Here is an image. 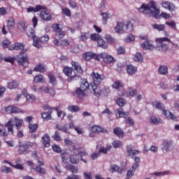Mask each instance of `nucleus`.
<instances>
[{
	"mask_svg": "<svg viewBox=\"0 0 179 179\" xmlns=\"http://www.w3.org/2000/svg\"><path fill=\"white\" fill-rule=\"evenodd\" d=\"M140 13H143L145 16H153L155 19L159 17V9H157V3L155 1H151L149 4H142L140 8H138Z\"/></svg>",
	"mask_w": 179,
	"mask_h": 179,
	"instance_id": "1",
	"label": "nucleus"
},
{
	"mask_svg": "<svg viewBox=\"0 0 179 179\" xmlns=\"http://www.w3.org/2000/svg\"><path fill=\"white\" fill-rule=\"evenodd\" d=\"M114 30L117 34H124L125 31H127V33H131V31L134 30V24L131 22H117L114 28Z\"/></svg>",
	"mask_w": 179,
	"mask_h": 179,
	"instance_id": "2",
	"label": "nucleus"
},
{
	"mask_svg": "<svg viewBox=\"0 0 179 179\" xmlns=\"http://www.w3.org/2000/svg\"><path fill=\"white\" fill-rule=\"evenodd\" d=\"M152 106L154 108H157V110H162L163 115L168 118V120H173V121H177V116L176 115H173L171 112L168 110H165L166 106L164 104L162 103L159 101H155L152 102Z\"/></svg>",
	"mask_w": 179,
	"mask_h": 179,
	"instance_id": "3",
	"label": "nucleus"
},
{
	"mask_svg": "<svg viewBox=\"0 0 179 179\" xmlns=\"http://www.w3.org/2000/svg\"><path fill=\"white\" fill-rule=\"evenodd\" d=\"M170 38L167 37L157 38L155 39L156 42V48L158 51H162L163 52H166V51L169 49V45L167 43H170Z\"/></svg>",
	"mask_w": 179,
	"mask_h": 179,
	"instance_id": "4",
	"label": "nucleus"
},
{
	"mask_svg": "<svg viewBox=\"0 0 179 179\" xmlns=\"http://www.w3.org/2000/svg\"><path fill=\"white\" fill-rule=\"evenodd\" d=\"M27 36H28L29 38H32L34 47H36V48H41L42 44L40 38L34 35V29H29V31L27 32Z\"/></svg>",
	"mask_w": 179,
	"mask_h": 179,
	"instance_id": "5",
	"label": "nucleus"
},
{
	"mask_svg": "<svg viewBox=\"0 0 179 179\" xmlns=\"http://www.w3.org/2000/svg\"><path fill=\"white\" fill-rule=\"evenodd\" d=\"M140 38H141V40H145V41L141 43V48H143V50H153V48H155L153 42L148 39V36H140Z\"/></svg>",
	"mask_w": 179,
	"mask_h": 179,
	"instance_id": "6",
	"label": "nucleus"
},
{
	"mask_svg": "<svg viewBox=\"0 0 179 179\" xmlns=\"http://www.w3.org/2000/svg\"><path fill=\"white\" fill-rule=\"evenodd\" d=\"M63 71L66 76L69 77L68 79L69 82H71L78 78V73L73 71L71 67H65Z\"/></svg>",
	"mask_w": 179,
	"mask_h": 179,
	"instance_id": "7",
	"label": "nucleus"
},
{
	"mask_svg": "<svg viewBox=\"0 0 179 179\" xmlns=\"http://www.w3.org/2000/svg\"><path fill=\"white\" fill-rule=\"evenodd\" d=\"M92 78L93 80L92 85H100L103 80H104V74H100L99 73L93 72L92 73Z\"/></svg>",
	"mask_w": 179,
	"mask_h": 179,
	"instance_id": "8",
	"label": "nucleus"
},
{
	"mask_svg": "<svg viewBox=\"0 0 179 179\" xmlns=\"http://www.w3.org/2000/svg\"><path fill=\"white\" fill-rule=\"evenodd\" d=\"M33 145H34V143L29 141L22 143L20 145L19 153L22 155V153H24V152H27L28 149H31L33 148Z\"/></svg>",
	"mask_w": 179,
	"mask_h": 179,
	"instance_id": "9",
	"label": "nucleus"
},
{
	"mask_svg": "<svg viewBox=\"0 0 179 179\" xmlns=\"http://www.w3.org/2000/svg\"><path fill=\"white\" fill-rule=\"evenodd\" d=\"M52 29L58 34L59 38H64L65 32L62 31V27L60 24H53Z\"/></svg>",
	"mask_w": 179,
	"mask_h": 179,
	"instance_id": "10",
	"label": "nucleus"
},
{
	"mask_svg": "<svg viewBox=\"0 0 179 179\" xmlns=\"http://www.w3.org/2000/svg\"><path fill=\"white\" fill-rule=\"evenodd\" d=\"M39 12H41L40 16L43 19V20H51V14L48 10H47V7L45 6V9L40 10Z\"/></svg>",
	"mask_w": 179,
	"mask_h": 179,
	"instance_id": "11",
	"label": "nucleus"
},
{
	"mask_svg": "<svg viewBox=\"0 0 179 179\" xmlns=\"http://www.w3.org/2000/svg\"><path fill=\"white\" fill-rule=\"evenodd\" d=\"M99 84H91V91L92 94H94L96 97H99L101 94V87L97 86Z\"/></svg>",
	"mask_w": 179,
	"mask_h": 179,
	"instance_id": "12",
	"label": "nucleus"
},
{
	"mask_svg": "<svg viewBox=\"0 0 179 179\" xmlns=\"http://www.w3.org/2000/svg\"><path fill=\"white\" fill-rule=\"evenodd\" d=\"M137 91L136 89L132 87H129L127 91H124L122 93V96L125 97H135L136 96Z\"/></svg>",
	"mask_w": 179,
	"mask_h": 179,
	"instance_id": "13",
	"label": "nucleus"
},
{
	"mask_svg": "<svg viewBox=\"0 0 179 179\" xmlns=\"http://www.w3.org/2000/svg\"><path fill=\"white\" fill-rule=\"evenodd\" d=\"M83 58L85 61H90V59H96L97 58V54L92 52H87L83 55Z\"/></svg>",
	"mask_w": 179,
	"mask_h": 179,
	"instance_id": "14",
	"label": "nucleus"
},
{
	"mask_svg": "<svg viewBox=\"0 0 179 179\" xmlns=\"http://www.w3.org/2000/svg\"><path fill=\"white\" fill-rule=\"evenodd\" d=\"M110 173H118L119 174H122L125 171L124 168H120L116 164L111 165L109 169Z\"/></svg>",
	"mask_w": 179,
	"mask_h": 179,
	"instance_id": "15",
	"label": "nucleus"
},
{
	"mask_svg": "<svg viewBox=\"0 0 179 179\" xmlns=\"http://www.w3.org/2000/svg\"><path fill=\"white\" fill-rule=\"evenodd\" d=\"M28 59H29V57H27V55L21 52L17 56V64L19 65H24V64H26V62L27 63Z\"/></svg>",
	"mask_w": 179,
	"mask_h": 179,
	"instance_id": "16",
	"label": "nucleus"
},
{
	"mask_svg": "<svg viewBox=\"0 0 179 179\" xmlns=\"http://www.w3.org/2000/svg\"><path fill=\"white\" fill-rule=\"evenodd\" d=\"M20 85V82L19 80H13L10 82L7 83V87L10 90H13V89H17Z\"/></svg>",
	"mask_w": 179,
	"mask_h": 179,
	"instance_id": "17",
	"label": "nucleus"
},
{
	"mask_svg": "<svg viewBox=\"0 0 179 179\" xmlns=\"http://www.w3.org/2000/svg\"><path fill=\"white\" fill-rule=\"evenodd\" d=\"M162 8H164V9L169 10V12H174L176 10V6L170 1H165L162 3Z\"/></svg>",
	"mask_w": 179,
	"mask_h": 179,
	"instance_id": "18",
	"label": "nucleus"
},
{
	"mask_svg": "<svg viewBox=\"0 0 179 179\" xmlns=\"http://www.w3.org/2000/svg\"><path fill=\"white\" fill-rule=\"evenodd\" d=\"M139 167V164L134 163L131 168L127 171V178H131L134 174L136 169Z\"/></svg>",
	"mask_w": 179,
	"mask_h": 179,
	"instance_id": "19",
	"label": "nucleus"
},
{
	"mask_svg": "<svg viewBox=\"0 0 179 179\" xmlns=\"http://www.w3.org/2000/svg\"><path fill=\"white\" fill-rule=\"evenodd\" d=\"M71 64L73 71H76V73H77V78H79L78 73H82V72H83V71L82 70V67L78 62H72Z\"/></svg>",
	"mask_w": 179,
	"mask_h": 179,
	"instance_id": "20",
	"label": "nucleus"
},
{
	"mask_svg": "<svg viewBox=\"0 0 179 179\" xmlns=\"http://www.w3.org/2000/svg\"><path fill=\"white\" fill-rule=\"evenodd\" d=\"M13 122L15 123V127L17 129H20L23 124V119H21L19 117L15 116L13 118Z\"/></svg>",
	"mask_w": 179,
	"mask_h": 179,
	"instance_id": "21",
	"label": "nucleus"
},
{
	"mask_svg": "<svg viewBox=\"0 0 179 179\" xmlns=\"http://www.w3.org/2000/svg\"><path fill=\"white\" fill-rule=\"evenodd\" d=\"M127 72L128 75H135L138 72V68L132 64H129L127 66Z\"/></svg>",
	"mask_w": 179,
	"mask_h": 179,
	"instance_id": "22",
	"label": "nucleus"
},
{
	"mask_svg": "<svg viewBox=\"0 0 179 179\" xmlns=\"http://www.w3.org/2000/svg\"><path fill=\"white\" fill-rule=\"evenodd\" d=\"M23 48H24V46L23 45L22 43H20L13 44L8 47V50L10 51H13V50H15L16 51H17L19 50H23Z\"/></svg>",
	"mask_w": 179,
	"mask_h": 179,
	"instance_id": "23",
	"label": "nucleus"
},
{
	"mask_svg": "<svg viewBox=\"0 0 179 179\" xmlns=\"http://www.w3.org/2000/svg\"><path fill=\"white\" fill-rule=\"evenodd\" d=\"M43 9H45V6L38 5L36 8L31 6L27 8V12H40V10H43Z\"/></svg>",
	"mask_w": 179,
	"mask_h": 179,
	"instance_id": "24",
	"label": "nucleus"
},
{
	"mask_svg": "<svg viewBox=\"0 0 179 179\" xmlns=\"http://www.w3.org/2000/svg\"><path fill=\"white\" fill-rule=\"evenodd\" d=\"M13 119H10V120L5 124V127L6 128H7L8 129V132L9 134H11L12 135H13Z\"/></svg>",
	"mask_w": 179,
	"mask_h": 179,
	"instance_id": "25",
	"label": "nucleus"
},
{
	"mask_svg": "<svg viewBox=\"0 0 179 179\" xmlns=\"http://www.w3.org/2000/svg\"><path fill=\"white\" fill-rule=\"evenodd\" d=\"M150 122L152 125H159V124H162L163 122V120L160 118H157L154 115H152L150 119Z\"/></svg>",
	"mask_w": 179,
	"mask_h": 179,
	"instance_id": "26",
	"label": "nucleus"
},
{
	"mask_svg": "<svg viewBox=\"0 0 179 179\" xmlns=\"http://www.w3.org/2000/svg\"><path fill=\"white\" fill-rule=\"evenodd\" d=\"M91 131L93 134H101L104 132V129L99 125H94L92 127Z\"/></svg>",
	"mask_w": 179,
	"mask_h": 179,
	"instance_id": "27",
	"label": "nucleus"
},
{
	"mask_svg": "<svg viewBox=\"0 0 179 179\" xmlns=\"http://www.w3.org/2000/svg\"><path fill=\"white\" fill-rule=\"evenodd\" d=\"M163 148L164 150H173V149H174V145H173V143L165 141L163 143Z\"/></svg>",
	"mask_w": 179,
	"mask_h": 179,
	"instance_id": "28",
	"label": "nucleus"
},
{
	"mask_svg": "<svg viewBox=\"0 0 179 179\" xmlns=\"http://www.w3.org/2000/svg\"><path fill=\"white\" fill-rule=\"evenodd\" d=\"M66 169L69 171H71V173L77 174L78 171H79V169H78L77 166H75L71 164H67L66 165Z\"/></svg>",
	"mask_w": 179,
	"mask_h": 179,
	"instance_id": "29",
	"label": "nucleus"
},
{
	"mask_svg": "<svg viewBox=\"0 0 179 179\" xmlns=\"http://www.w3.org/2000/svg\"><path fill=\"white\" fill-rule=\"evenodd\" d=\"M97 45L98 47H101V48H103V50H107V48L108 47V43L101 38L97 41Z\"/></svg>",
	"mask_w": 179,
	"mask_h": 179,
	"instance_id": "30",
	"label": "nucleus"
},
{
	"mask_svg": "<svg viewBox=\"0 0 179 179\" xmlns=\"http://www.w3.org/2000/svg\"><path fill=\"white\" fill-rule=\"evenodd\" d=\"M158 72L160 75H167L169 73V68L166 65L160 66L158 69Z\"/></svg>",
	"mask_w": 179,
	"mask_h": 179,
	"instance_id": "31",
	"label": "nucleus"
},
{
	"mask_svg": "<svg viewBox=\"0 0 179 179\" xmlns=\"http://www.w3.org/2000/svg\"><path fill=\"white\" fill-rule=\"evenodd\" d=\"M56 128L59 131H62L63 132H65V134H70L69 130L68 129V124L61 125V124H57Z\"/></svg>",
	"mask_w": 179,
	"mask_h": 179,
	"instance_id": "32",
	"label": "nucleus"
},
{
	"mask_svg": "<svg viewBox=\"0 0 179 179\" xmlns=\"http://www.w3.org/2000/svg\"><path fill=\"white\" fill-rule=\"evenodd\" d=\"M79 155L76 154H73L70 156V162L72 163V164H78L79 162Z\"/></svg>",
	"mask_w": 179,
	"mask_h": 179,
	"instance_id": "33",
	"label": "nucleus"
},
{
	"mask_svg": "<svg viewBox=\"0 0 179 179\" xmlns=\"http://www.w3.org/2000/svg\"><path fill=\"white\" fill-rule=\"evenodd\" d=\"M79 89L84 90L85 92V90H87V89H89V83H87V80H82Z\"/></svg>",
	"mask_w": 179,
	"mask_h": 179,
	"instance_id": "34",
	"label": "nucleus"
},
{
	"mask_svg": "<svg viewBox=\"0 0 179 179\" xmlns=\"http://www.w3.org/2000/svg\"><path fill=\"white\" fill-rule=\"evenodd\" d=\"M51 114H52V111L49 110L48 112H44L41 114V117L45 121H48L52 119Z\"/></svg>",
	"mask_w": 179,
	"mask_h": 179,
	"instance_id": "35",
	"label": "nucleus"
},
{
	"mask_svg": "<svg viewBox=\"0 0 179 179\" xmlns=\"http://www.w3.org/2000/svg\"><path fill=\"white\" fill-rule=\"evenodd\" d=\"M7 27L8 30H12L15 27V19L10 17L7 21Z\"/></svg>",
	"mask_w": 179,
	"mask_h": 179,
	"instance_id": "36",
	"label": "nucleus"
},
{
	"mask_svg": "<svg viewBox=\"0 0 179 179\" xmlns=\"http://www.w3.org/2000/svg\"><path fill=\"white\" fill-rule=\"evenodd\" d=\"M112 87L116 90L122 89L124 87V83L122 81L116 80L113 84Z\"/></svg>",
	"mask_w": 179,
	"mask_h": 179,
	"instance_id": "37",
	"label": "nucleus"
},
{
	"mask_svg": "<svg viewBox=\"0 0 179 179\" xmlns=\"http://www.w3.org/2000/svg\"><path fill=\"white\" fill-rule=\"evenodd\" d=\"M34 71L35 72H45V65L39 64L34 67Z\"/></svg>",
	"mask_w": 179,
	"mask_h": 179,
	"instance_id": "38",
	"label": "nucleus"
},
{
	"mask_svg": "<svg viewBox=\"0 0 179 179\" xmlns=\"http://www.w3.org/2000/svg\"><path fill=\"white\" fill-rule=\"evenodd\" d=\"M113 134L118 136L119 138H122L124 136V132L122 131V129L120 127H116L113 129Z\"/></svg>",
	"mask_w": 179,
	"mask_h": 179,
	"instance_id": "39",
	"label": "nucleus"
},
{
	"mask_svg": "<svg viewBox=\"0 0 179 179\" xmlns=\"http://www.w3.org/2000/svg\"><path fill=\"white\" fill-rule=\"evenodd\" d=\"M127 150L129 156H135V155H139L140 153L139 150H133L132 148H131V146H127Z\"/></svg>",
	"mask_w": 179,
	"mask_h": 179,
	"instance_id": "40",
	"label": "nucleus"
},
{
	"mask_svg": "<svg viewBox=\"0 0 179 179\" xmlns=\"http://www.w3.org/2000/svg\"><path fill=\"white\" fill-rule=\"evenodd\" d=\"M42 139L43 141V145L45 148H49L50 146V136L48 134H45L43 137Z\"/></svg>",
	"mask_w": 179,
	"mask_h": 179,
	"instance_id": "41",
	"label": "nucleus"
},
{
	"mask_svg": "<svg viewBox=\"0 0 179 179\" xmlns=\"http://www.w3.org/2000/svg\"><path fill=\"white\" fill-rule=\"evenodd\" d=\"M26 99L29 103H34L36 101V96H34L33 94H27L26 96Z\"/></svg>",
	"mask_w": 179,
	"mask_h": 179,
	"instance_id": "42",
	"label": "nucleus"
},
{
	"mask_svg": "<svg viewBox=\"0 0 179 179\" xmlns=\"http://www.w3.org/2000/svg\"><path fill=\"white\" fill-rule=\"evenodd\" d=\"M123 109L122 108H119L117 109V113H116V117L117 118H121L122 117H125V115H128L129 113H124L123 111Z\"/></svg>",
	"mask_w": 179,
	"mask_h": 179,
	"instance_id": "43",
	"label": "nucleus"
},
{
	"mask_svg": "<svg viewBox=\"0 0 179 179\" xmlns=\"http://www.w3.org/2000/svg\"><path fill=\"white\" fill-rule=\"evenodd\" d=\"M34 83H43L45 82V80L43 78V76L38 75L34 78Z\"/></svg>",
	"mask_w": 179,
	"mask_h": 179,
	"instance_id": "44",
	"label": "nucleus"
},
{
	"mask_svg": "<svg viewBox=\"0 0 179 179\" xmlns=\"http://www.w3.org/2000/svg\"><path fill=\"white\" fill-rule=\"evenodd\" d=\"M101 15L102 16V23L106 24L107 20L110 18V13H102Z\"/></svg>",
	"mask_w": 179,
	"mask_h": 179,
	"instance_id": "45",
	"label": "nucleus"
},
{
	"mask_svg": "<svg viewBox=\"0 0 179 179\" xmlns=\"http://www.w3.org/2000/svg\"><path fill=\"white\" fill-rule=\"evenodd\" d=\"M25 111L15 106H13V110H12V114H15V113H17V114H24Z\"/></svg>",
	"mask_w": 179,
	"mask_h": 179,
	"instance_id": "46",
	"label": "nucleus"
},
{
	"mask_svg": "<svg viewBox=\"0 0 179 179\" xmlns=\"http://www.w3.org/2000/svg\"><path fill=\"white\" fill-rule=\"evenodd\" d=\"M134 61H136V62H140V63L143 62V56H142V54L137 52L135 55Z\"/></svg>",
	"mask_w": 179,
	"mask_h": 179,
	"instance_id": "47",
	"label": "nucleus"
},
{
	"mask_svg": "<svg viewBox=\"0 0 179 179\" xmlns=\"http://www.w3.org/2000/svg\"><path fill=\"white\" fill-rule=\"evenodd\" d=\"M76 94H77L78 97L81 99L85 97V90H83L80 88H77Z\"/></svg>",
	"mask_w": 179,
	"mask_h": 179,
	"instance_id": "48",
	"label": "nucleus"
},
{
	"mask_svg": "<svg viewBox=\"0 0 179 179\" xmlns=\"http://www.w3.org/2000/svg\"><path fill=\"white\" fill-rule=\"evenodd\" d=\"M108 55L107 52H101L100 54H96V61H100V59H106Z\"/></svg>",
	"mask_w": 179,
	"mask_h": 179,
	"instance_id": "49",
	"label": "nucleus"
},
{
	"mask_svg": "<svg viewBox=\"0 0 179 179\" xmlns=\"http://www.w3.org/2000/svg\"><path fill=\"white\" fill-rule=\"evenodd\" d=\"M68 110L71 113H78L80 108L78 106H70L68 107Z\"/></svg>",
	"mask_w": 179,
	"mask_h": 179,
	"instance_id": "50",
	"label": "nucleus"
},
{
	"mask_svg": "<svg viewBox=\"0 0 179 179\" xmlns=\"http://www.w3.org/2000/svg\"><path fill=\"white\" fill-rule=\"evenodd\" d=\"M38 128V125L37 124H29V132H31V134H33V132H34L35 131H37V129Z\"/></svg>",
	"mask_w": 179,
	"mask_h": 179,
	"instance_id": "51",
	"label": "nucleus"
},
{
	"mask_svg": "<svg viewBox=\"0 0 179 179\" xmlns=\"http://www.w3.org/2000/svg\"><path fill=\"white\" fill-rule=\"evenodd\" d=\"M165 24H166V26H169V27H170L171 29L176 30V21L174 20L168 21Z\"/></svg>",
	"mask_w": 179,
	"mask_h": 179,
	"instance_id": "52",
	"label": "nucleus"
},
{
	"mask_svg": "<svg viewBox=\"0 0 179 179\" xmlns=\"http://www.w3.org/2000/svg\"><path fill=\"white\" fill-rule=\"evenodd\" d=\"M152 27L153 29H155V30H158V31H163L165 26L164 24H155Z\"/></svg>",
	"mask_w": 179,
	"mask_h": 179,
	"instance_id": "53",
	"label": "nucleus"
},
{
	"mask_svg": "<svg viewBox=\"0 0 179 179\" xmlns=\"http://www.w3.org/2000/svg\"><path fill=\"white\" fill-rule=\"evenodd\" d=\"M101 93L104 96H107V94L110 93V88L107 86H101Z\"/></svg>",
	"mask_w": 179,
	"mask_h": 179,
	"instance_id": "54",
	"label": "nucleus"
},
{
	"mask_svg": "<svg viewBox=\"0 0 179 179\" xmlns=\"http://www.w3.org/2000/svg\"><path fill=\"white\" fill-rule=\"evenodd\" d=\"M18 29L20 31H26V23L24 22L21 21L18 23Z\"/></svg>",
	"mask_w": 179,
	"mask_h": 179,
	"instance_id": "55",
	"label": "nucleus"
},
{
	"mask_svg": "<svg viewBox=\"0 0 179 179\" xmlns=\"http://www.w3.org/2000/svg\"><path fill=\"white\" fill-rule=\"evenodd\" d=\"M116 103L117 106H119V107H124L127 102L125 101V99L122 98H119L117 99Z\"/></svg>",
	"mask_w": 179,
	"mask_h": 179,
	"instance_id": "56",
	"label": "nucleus"
},
{
	"mask_svg": "<svg viewBox=\"0 0 179 179\" xmlns=\"http://www.w3.org/2000/svg\"><path fill=\"white\" fill-rule=\"evenodd\" d=\"M78 157H80V160L83 162V163H87L86 159H83V157H87L88 156L87 153L85 152H80L78 153Z\"/></svg>",
	"mask_w": 179,
	"mask_h": 179,
	"instance_id": "57",
	"label": "nucleus"
},
{
	"mask_svg": "<svg viewBox=\"0 0 179 179\" xmlns=\"http://www.w3.org/2000/svg\"><path fill=\"white\" fill-rule=\"evenodd\" d=\"M40 40L42 44H47V43H48L50 41V36H48V35H44L43 36L41 37Z\"/></svg>",
	"mask_w": 179,
	"mask_h": 179,
	"instance_id": "58",
	"label": "nucleus"
},
{
	"mask_svg": "<svg viewBox=\"0 0 179 179\" xmlns=\"http://www.w3.org/2000/svg\"><path fill=\"white\" fill-rule=\"evenodd\" d=\"M38 174H45V169L40 166H36L34 169Z\"/></svg>",
	"mask_w": 179,
	"mask_h": 179,
	"instance_id": "59",
	"label": "nucleus"
},
{
	"mask_svg": "<svg viewBox=\"0 0 179 179\" xmlns=\"http://www.w3.org/2000/svg\"><path fill=\"white\" fill-rule=\"evenodd\" d=\"M62 12L64 15H65L66 16H68V17H71V10H69V8H63L62 9Z\"/></svg>",
	"mask_w": 179,
	"mask_h": 179,
	"instance_id": "60",
	"label": "nucleus"
},
{
	"mask_svg": "<svg viewBox=\"0 0 179 179\" xmlns=\"http://www.w3.org/2000/svg\"><path fill=\"white\" fill-rule=\"evenodd\" d=\"M91 38L93 41H99L101 38V36L99 34H94L91 35Z\"/></svg>",
	"mask_w": 179,
	"mask_h": 179,
	"instance_id": "61",
	"label": "nucleus"
},
{
	"mask_svg": "<svg viewBox=\"0 0 179 179\" xmlns=\"http://www.w3.org/2000/svg\"><path fill=\"white\" fill-rule=\"evenodd\" d=\"M113 146L115 149H118V148H121L122 146V143L120 141H114L113 142Z\"/></svg>",
	"mask_w": 179,
	"mask_h": 179,
	"instance_id": "62",
	"label": "nucleus"
},
{
	"mask_svg": "<svg viewBox=\"0 0 179 179\" xmlns=\"http://www.w3.org/2000/svg\"><path fill=\"white\" fill-rule=\"evenodd\" d=\"M52 138L57 142H60V141H62L61 136L59 135L58 131L55 132V134L52 136Z\"/></svg>",
	"mask_w": 179,
	"mask_h": 179,
	"instance_id": "63",
	"label": "nucleus"
},
{
	"mask_svg": "<svg viewBox=\"0 0 179 179\" xmlns=\"http://www.w3.org/2000/svg\"><path fill=\"white\" fill-rule=\"evenodd\" d=\"M83 177L85 179H92L93 176H92V172H85L83 173Z\"/></svg>",
	"mask_w": 179,
	"mask_h": 179,
	"instance_id": "64",
	"label": "nucleus"
}]
</instances>
